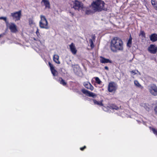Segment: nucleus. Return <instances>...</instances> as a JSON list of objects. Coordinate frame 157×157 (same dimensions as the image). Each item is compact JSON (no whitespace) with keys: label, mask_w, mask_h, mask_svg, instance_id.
Listing matches in <instances>:
<instances>
[{"label":"nucleus","mask_w":157,"mask_h":157,"mask_svg":"<svg viewBox=\"0 0 157 157\" xmlns=\"http://www.w3.org/2000/svg\"><path fill=\"white\" fill-rule=\"evenodd\" d=\"M132 73H134V71H132Z\"/></svg>","instance_id":"nucleus-38"},{"label":"nucleus","mask_w":157,"mask_h":157,"mask_svg":"<svg viewBox=\"0 0 157 157\" xmlns=\"http://www.w3.org/2000/svg\"><path fill=\"white\" fill-rule=\"evenodd\" d=\"M48 65L49 66L51 70H53V69H54V67L53 65L50 62H48Z\"/></svg>","instance_id":"nucleus-29"},{"label":"nucleus","mask_w":157,"mask_h":157,"mask_svg":"<svg viewBox=\"0 0 157 157\" xmlns=\"http://www.w3.org/2000/svg\"><path fill=\"white\" fill-rule=\"evenodd\" d=\"M95 105H97L100 106H103V104L101 101H98L95 99H92Z\"/></svg>","instance_id":"nucleus-19"},{"label":"nucleus","mask_w":157,"mask_h":157,"mask_svg":"<svg viewBox=\"0 0 157 157\" xmlns=\"http://www.w3.org/2000/svg\"><path fill=\"white\" fill-rule=\"evenodd\" d=\"M59 81L60 83L63 86H66L67 84V82L61 77L59 78Z\"/></svg>","instance_id":"nucleus-20"},{"label":"nucleus","mask_w":157,"mask_h":157,"mask_svg":"<svg viewBox=\"0 0 157 157\" xmlns=\"http://www.w3.org/2000/svg\"><path fill=\"white\" fill-rule=\"evenodd\" d=\"M117 89V84L115 82H112L109 83L108 89V91L109 92H111L113 91H115Z\"/></svg>","instance_id":"nucleus-6"},{"label":"nucleus","mask_w":157,"mask_h":157,"mask_svg":"<svg viewBox=\"0 0 157 157\" xmlns=\"http://www.w3.org/2000/svg\"><path fill=\"white\" fill-rule=\"evenodd\" d=\"M73 2V6L72 8L75 10H78L79 11L83 8V4L81 2L78 1L77 0H75Z\"/></svg>","instance_id":"nucleus-5"},{"label":"nucleus","mask_w":157,"mask_h":157,"mask_svg":"<svg viewBox=\"0 0 157 157\" xmlns=\"http://www.w3.org/2000/svg\"><path fill=\"white\" fill-rule=\"evenodd\" d=\"M152 5L156 9H157V4L155 1L151 0V1Z\"/></svg>","instance_id":"nucleus-25"},{"label":"nucleus","mask_w":157,"mask_h":157,"mask_svg":"<svg viewBox=\"0 0 157 157\" xmlns=\"http://www.w3.org/2000/svg\"><path fill=\"white\" fill-rule=\"evenodd\" d=\"M93 11L90 10H86L85 12V13L87 15H89L91 14H93Z\"/></svg>","instance_id":"nucleus-26"},{"label":"nucleus","mask_w":157,"mask_h":157,"mask_svg":"<svg viewBox=\"0 0 157 157\" xmlns=\"http://www.w3.org/2000/svg\"><path fill=\"white\" fill-rule=\"evenodd\" d=\"M100 58H101L100 59V62L102 63H112V61L111 60H110L109 59L105 58L102 56H100Z\"/></svg>","instance_id":"nucleus-12"},{"label":"nucleus","mask_w":157,"mask_h":157,"mask_svg":"<svg viewBox=\"0 0 157 157\" xmlns=\"http://www.w3.org/2000/svg\"><path fill=\"white\" fill-rule=\"evenodd\" d=\"M9 29L12 33H15L17 31V26L14 23H11V24L9 26Z\"/></svg>","instance_id":"nucleus-10"},{"label":"nucleus","mask_w":157,"mask_h":157,"mask_svg":"<svg viewBox=\"0 0 157 157\" xmlns=\"http://www.w3.org/2000/svg\"><path fill=\"white\" fill-rule=\"evenodd\" d=\"M109 47L111 50L113 52L123 51L124 50L123 42L121 39L117 37H114L111 40Z\"/></svg>","instance_id":"nucleus-1"},{"label":"nucleus","mask_w":157,"mask_h":157,"mask_svg":"<svg viewBox=\"0 0 157 157\" xmlns=\"http://www.w3.org/2000/svg\"><path fill=\"white\" fill-rule=\"evenodd\" d=\"M139 36H141L142 37L145 38L146 37V36L144 32V31L141 30L140 32Z\"/></svg>","instance_id":"nucleus-21"},{"label":"nucleus","mask_w":157,"mask_h":157,"mask_svg":"<svg viewBox=\"0 0 157 157\" xmlns=\"http://www.w3.org/2000/svg\"><path fill=\"white\" fill-rule=\"evenodd\" d=\"M150 40L152 42H155L157 41V34L153 33L149 36Z\"/></svg>","instance_id":"nucleus-13"},{"label":"nucleus","mask_w":157,"mask_h":157,"mask_svg":"<svg viewBox=\"0 0 157 157\" xmlns=\"http://www.w3.org/2000/svg\"><path fill=\"white\" fill-rule=\"evenodd\" d=\"M83 84L84 86L87 89L90 90L91 91L93 90L94 87L90 82H84Z\"/></svg>","instance_id":"nucleus-11"},{"label":"nucleus","mask_w":157,"mask_h":157,"mask_svg":"<svg viewBox=\"0 0 157 157\" xmlns=\"http://www.w3.org/2000/svg\"><path fill=\"white\" fill-rule=\"evenodd\" d=\"M42 2L44 3L46 8H50V4L48 0H42Z\"/></svg>","instance_id":"nucleus-18"},{"label":"nucleus","mask_w":157,"mask_h":157,"mask_svg":"<svg viewBox=\"0 0 157 157\" xmlns=\"http://www.w3.org/2000/svg\"><path fill=\"white\" fill-rule=\"evenodd\" d=\"M0 19H3L5 21H6L7 20V18L6 17H0Z\"/></svg>","instance_id":"nucleus-31"},{"label":"nucleus","mask_w":157,"mask_h":157,"mask_svg":"<svg viewBox=\"0 0 157 157\" xmlns=\"http://www.w3.org/2000/svg\"><path fill=\"white\" fill-rule=\"evenodd\" d=\"M110 108L113 109L117 110L118 109V107L116 105L114 104H111L110 106Z\"/></svg>","instance_id":"nucleus-23"},{"label":"nucleus","mask_w":157,"mask_h":157,"mask_svg":"<svg viewBox=\"0 0 157 157\" xmlns=\"http://www.w3.org/2000/svg\"><path fill=\"white\" fill-rule=\"evenodd\" d=\"M81 91L83 94L89 97H92L94 98L97 96V95L96 94L89 91L84 88L82 89Z\"/></svg>","instance_id":"nucleus-7"},{"label":"nucleus","mask_w":157,"mask_h":157,"mask_svg":"<svg viewBox=\"0 0 157 157\" xmlns=\"http://www.w3.org/2000/svg\"><path fill=\"white\" fill-rule=\"evenodd\" d=\"M36 33L38 37H39V35H40L39 33V29L38 28H37V30L36 31Z\"/></svg>","instance_id":"nucleus-32"},{"label":"nucleus","mask_w":157,"mask_h":157,"mask_svg":"<svg viewBox=\"0 0 157 157\" xmlns=\"http://www.w3.org/2000/svg\"><path fill=\"white\" fill-rule=\"evenodd\" d=\"M40 20L39 22L40 27L41 28L49 29V27L48 25V22L45 16L41 15Z\"/></svg>","instance_id":"nucleus-3"},{"label":"nucleus","mask_w":157,"mask_h":157,"mask_svg":"<svg viewBox=\"0 0 157 157\" xmlns=\"http://www.w3.org/2000/svg\"><path fill=\"white\" fill-rule=\"evenodd\" d=\"M21 11L19 10L18 12L11 13V15L14 18H15L16 20L18 21L20 20L21 16Z\"/></svg>","instance_id":"nucleus-8"},{"label":"nucleus","mask_w":157,"mask_h":157,"mask_svg":"<svg viewBox=\"0 0 157 157\" xmlns=\"http://www.w3.org/2000/svg\"><path fill=\"white\" fill-rule=\"evenodd\" d=\"M148 50L151 53L155 54L157 51V47L154 44H151L148 48Z\"/></svg>","instance_id":"nucleus-9"},{"label":"nucleus","mask_w":157,"mask_h":157,"mask_svg":"<svg viewBox=\"0 0 157 157\" xmlns=\"http://www.w3.org/2000/svg\"><path fill=\"white\" fill-rule=\"evenodd\" d=\"M140 105V106L144 107L147 111H149L150 110V105L147 103H141Z\"/></svg>","instance_id":"nucleus-15"},{"label":"nucleus","mask_w":157,"mask_h":157,"mask_svg":"<svg viewBox=\"0 0 157 157\" xmlns=\"http://www.w3.org/2000/svg\"><path fill=\"white\" fill-rule=\"evenodd\" d=\"M95 36H94H94H93L92 37V39L93 40L95 39Z\"/></svg>","instance_id":"nucleus-36"},{"label":"nucleus","mask_w":157,"mask_h":157,"mask_svg":"<svg viewBox=\"0 0 157 157\" xmlns=\"http://www.w3.org/2000/svg\"><path fill=\"white\" fill-rule=\"evenodd\" d=\"M154 110L155 114L157 115V105L155 107Z\"/></svg>","instance_id":"nucleus-33"},{"label":"nucleus","mask_w":157,"mask_h":157,"mask_svg":"<svg viewBox=\"0 0 157 157\" xmlns=\"http://www.w3.org/2000/svg\"><path fill=\"white\" fill-rule=\"evenodd\" d=\"M91 6L94 12L107 11V5L102 0H96L93 1Z\"/></svg>","instance_id":"nucleus-2"},{"label":"nucleus","mask_w":157,"mask_h":157,"mask_svg":"<svg viewBox=\"0 0 157 157\" xmlns=\"http://www.w3.org/2000/svg\"><path fill=\"white\" fill-rule=\"evenodd\" d=\"M134 83L135 85L137 87H140L141 86V85L139 83L137 80L134 81Z\"/></svg>","instance_id":"nucleus-27"},{"label":"nucleus","mask_w":157,"mask_h":157,"mask_svg":"<svg viewBox=\"0 0 157 157\" xmlns=\"http://www.w3.org/2000/svg\"><path fill=\"white\" fill-rule=\"evenodd\" d=\"M96 82L98 84H100L101 82V81L100 80L98 77H95L94 78Z\"/></svg>","instance_id":"nucleus-24"},{"label":"nucleus","mask_w":157,"mask_h":157,"mask_svg":"<svg viewBox=\"0 0 157 157\" xmlns=\"http://www.w3.org/2000/svg\"><path fill=\"white\" fill-rule=\"evenodd\" d=\"M132 37L131 35H130L129 36V38L127 43V46L129 48H130L131 47L132 44Z\"/></svg>","instance_id":"nucleus-17"},{"label":"nucleus","mask_w":157,"mask_h":157,"mask_svg":"<svg viewBox=\"0 0 157 157\" xmlns=\"http://www.w3.org/2000/svg\"><path fill=\"white\" fill-rule=\"evenodd\" d=\"M86 147L85 146H84L83 147H81L80 150L81 151H83L86 148Z\"/></svg>","instance_id":"nucleus-34"},{"label":"nucleus","mask_w":157,"mask_h":157,"mask_svg":"<svg viewBox=\"0 0 157 157\" xmlns=\"http://www.w3.org/2000/svg\"><path fill=\"white\" fill-rule=\"evenodd\" d=\"M2 34H0V37H2Z\"/></svg>","instance_id":"nucleus-37"},{"label":"nucleus","mask_w":157,"mask_h":157,"mask_svg":"<svg viewBox=\"0 0 157 157\" xmlns=\"http://www.w3.org/2000/svg\"><path fill=\"white\" fill-rule=\"evenodd\" d=\"M51 71L52 72V73L53 75V76H56L57 75L56 74V73H57V71L54 69H53V70H51Z\"/></svg>","instance_id":"nucleus-28"},{"label":"nucleus","mask_w":157,"mask_h":157,"mask_svg":"<svg viewBox=\"0 0 157 157\" xmlns=\"http://www.w3.org/2000/svg\"><path fill=\"white\" fill-rule=\"evenodd\" d=\"M70 48L71 52L74 54H75L76 53L77 50L75 48V46L73 43H72L70 45Z\"/></svg>","instance_id":"nucleus-14"},{"label":"nucleus","mask_w":157,"mask_h":157,"mask_svg":"<svg viewBox=\"0 0 157 157\" xmlns=\"http://www.w3.org/2000/svg\"><path fill=\"white\" fill-rule=\"evenodd\" d=\"M150 128L151 130L152 131L154 134L156 136H157V130L154 128L150 127Z\"/></svg>","instance_id":"nucleus-22"},{"label":"nucleus","mask_w":157,"mask_h":157,"mask_svg":"<svg viewBox=\"0 0 157 157\" xmlns=\"http://www.w3.org/2000/svg\"><path fill=\"white\" fill-rule=\"evenodd\" d=\"M148 90L153 96H157V86L154 84H151L148 86Z\"/></svg>","instance_id":"nucleus-4"},{"label":"nucleus","mask_w":157,"mask_h":157,"mask_svg":"<svg viewBox=\"0 0 157 157\" xmlns=\"http://www.w3.org/2000/svg\"><path fill=\"white\" fill-rule=\"evenodd\" d=\"M89 41L90 42V46L92 48H93L94 47V45L93 44V42L92 40L91 39H89Z\"/></svg>","instance_id":"nucleus-30"},{"label":"nucleus","mask_w":157,"mask_h":157,"mask_svg":"<svg viewBox=\"0 0 157 157\" xmlns=\"http://www.w3.org/2000/svg\"><path fill=\"white\" fill-rule=\"evenodd\" d=\"M105 70H109V68L107 66H105L104 67Z\"/></svg>","instance_id":"nucleus-35"},{"label":"nucleus","mask_w":157,"mask_h":157,"mask_svg":"<svg viewBox=\"0 0 157 157\" xmlns=\"http://www.w3.org/2000/svg\"><path fill=\"white\" fill-rule=\"evenodd\" d=\"M53 60L56 63L59 64L60 63V61L59 60V56L55 54L53 56Z\"/></svg>","instance_id":"nucleus-16"}]
</instances>
